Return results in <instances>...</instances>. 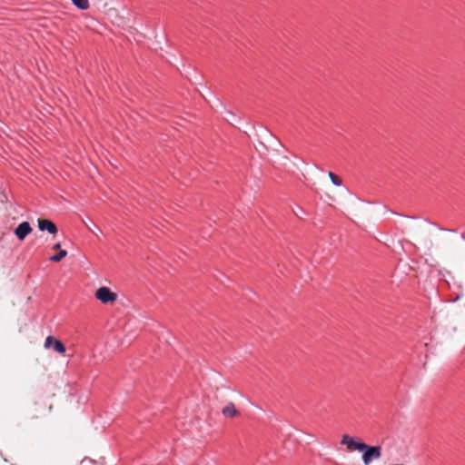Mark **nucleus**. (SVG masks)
Masks as SVG:
<instances>
[{"instance_id": "14", "label": "nucleus", "mask_w": 465, "mask_h": 465, "mask_svg": "<svg viewBox=\"0 0 465 465\" xmlns=\"http://www.w3.org/2000/svg\"><path fill=\"white\" fill-rule=\"evenodd\" d=\"M61 248V243L60 242H57L55 244H54L53 246V249L56 250V249H60Z\"/></svg>"}, {"instance_id": "9", "label": "nucleus", "mask_w": 465, "mask_h": 465, "mask_svg": "<svg viewBox=\"0 0 465 465\" xmlns=\"http://www.w3.org/2000/svg\"><path fill=\"white\" fill-rule=\"evenodd\" d=\"M328 175L333 185L341 186L342 184L341 179L332 172H329Z\"/></svg>"}, {"instance_id": "17", "label": "nucleus", "mask_w": 465, "mask_h": 465, "mask_svg": "<svg viewBox=\"0 0 465 465\" xmlns=\"http://www.w3.org/2000/svg\"><path fill=\"white\" fill-rule=\"evenodd\" d=\"M460 237H461V239H462V240H464V241H465V234H463V233H462V234L460 235Z\"/></svg>"}, {"instance_id": "13", "label": "nucleus", "mask_w": 465, "mask_h": 465, "mask_svg": "<svg viewBox=\"0 0 465 465\" xmlns=\"http://www.w3.org/2000/svg\"><path fill=\"white\" fill-rule=\"evenodd\" d=\"M298 209H299L298 213H297V212H294V213H295V215H296L297 217H299V218H302L301 213H303V211H302V209H301V208H299V207H298Z\"/></svg>"}, {"instance_id": "16", "label": "nucleus", "mask_w": 465, "mask_h": 465, "mask_svg": "<svg viewBox=\"0 0 465 465\" xmlns=\"http://www.w3.org/2000/svg\"><path fill=\"white\" fill-rule=\"evenodd\" d=\"M232 125H235V124L233 122H231V120L229 118L226 119Z\"/></svg>"}, {"instance_id": "5", "label": "nucleus", "mask_w": 465, "mask_h": 465, "mask_svg": "<svg viewBox=\"0 0 465 465\" xmlns=\"http://www.w3.org/2000/svg\"><path fill=\"white\" fill-rule=\"evenodd\" d=\"M38 229L41 232H47L50 234H56L58 232L56 224L48 219H39L38 220Z\"/></svg>"}, {"instance_id": "2", "label": "nucleus", "mask_w": 465, "mask_h": 465, "mask_svg": "<svg viewBox=\"0 0 465 465\" xmlns=\"http://www.w3.org/2000/svg\"><path fill=\"white\" fill-rule=\"evenodd\" d=\"M95 298L102 303H110L117 300V294L112 292L108 287H100L95 292Z\"/></svg>"}, {"instance_id": "4", "label": "nucleus", "mask_w": 465, "mask_h": 465, "mask_svg": "<svg viewBox=\"0 0 465 465\" xmlns=\"http://www.w3.org/2000/svg\"><path fill=\"white\" fill-rule=\"evenodd\" d=\"M33 229L29 222H22L15 229V235L19 241H23L25 237L32 232Z\"/></svg>"}, {"instance_id": "1", "label": "nucleus", "mask_w": 465, "mask_h": 465, "mask_svg": "<svg viewBox=\"0 0 465 465\" xmlns=\"http://www.w3.org/2000/svg\"><path fill=\"white\" fill-rule=\"evenodd\" d=\"M341 445L346 446L349 451H359L364 465H370L373 460H379L382 454V449L379 445H368L356 437L344 434L341 437Z\"/></svg>"}, {"instance_id": "12", "label": "nucleus", "mask_w": 465, "mask_h": 465, "mask_svg": "<svg viewBox=\"0 0 465 465\" xmlns=\"http://www.w3.org/2000/svg\"><path fill=\"white\" fill-rule=\"evenodd\" d=\"M298 209H299L298 213H297V212H294V213H295V215H296L297 217H299V218H302L301 213H303V211H302V209H301V208H299V207H298Z\"/></svg>"}, {"instance_id": "15", "label": "nucleus", "mask_w": 465, "mask_h": 465, "mask_svg": "<svg viewBox=\"0 0 465 465\" xmlns=\"http://www.w3.org/2000/svg\"><path fill=\"white\" fill-rule=\"evenodd\" d=\"M228 114H229V116H231L232 118L236 119V117H235V115H234L233 114H232V113H228Z\"/></svg>"}, {"instance_id": "8", "label": "nucleus", "mask_w": 465, "mask_h": 465, "mask_svg": "<svg viewBox=\"0 0 465 465\" xmlns=\"http://www.w3.org/2000/svg\"><path fill=\"white\" fill-rule=\"evenodd\" d=\"M66 255H67V251L60 249V251L57 253L49 257V261L53 262H59L64 257H66Z\"/></svg>"}, {"instance_id": "18", "label": "nucleus", "mask_w": 465, "mask_h": 465, "mask_svg": "<svg viewBox=\"0 0 465 465\" xmlns=\"http://www.w3.org/2000/svg\"><path fill=\"white\" fill-rule=\"evenodd\" d=\"M405 217H406V218H409V219H412V218H413V217H411V216H408V215H406Z\"/></svg>"}, {"instance_id": "7", "label": "nucleus", "mask_w": 465, "mask_h": 465, "mask_svg": "<svg viewBox=\"0 0 465 465\" xmlns=\"http://www.w3.org/2000/svg\"><path fill=\"white\" fill-rule=\"evenodd\" d=\"M72 4L79 10L85 11L89 8L88 0H71Z\"/></svg>"}, {"instance_id": "6", "label": "nucleus", "mask_w": 465, "mask_h": 465, "mask_svg": "<svg viewBox=\"0 0 465 465\" xmlns=\"http://www.w3.org/2000/svg\"><path fill=\"white\" fill-rule=\"evenodd\" d=\"M222 413L225 417L233 418V417L237 416L239 412L236 410L235 405L232 402H229L222 410Z\"/></svg>"}, {"instance_id": "11", "label": "nucleus", "mask_w": 465, "mask_h": 465, "mask_svg": "<svg viewBox=\"0 0 465 465\" xmlns=\"http://www.w3.org/2000/svg\"><path fill=\"white\" fill-rule=\"evenodd\" d=\"M298 209H299L298 213H297V212H294V213H295V215H296L297 217H299V218H302L301 213H303V211H302V209H301V208H299V207H298Z\"/></svg>"}, {"instance_id": "10", "label": "nucleus", "mask_w": 465, "mask_h": 465, "mask_svg": "<svg viewBox=\"0 0 465 465\" xmlns=\"http://www.w3.org/2000/svg\"><path fill=\"white\" fill-rule=\"evenodd\" d=\"M430 224L437 227L440 231H443V232H454V230L452 229H446V228H443V227H440V225H438L436 223H433V222H430L428 220H426Z\"/></svg>"}, {"instance_id": "3", "label": "nucleus", "mask_w": 465, "mask_h": 465, "mask_svg": "<svg viewBox=\"0 0 465 465\" xmlns=\"http://www.w3.org/2000/svg\"><path fill=\"white\" fill-rule=\"evenodd\" d=\"M45 349H53L55 352L64 354L66 351L65 345L55 337L49 335L45 341Z\"/></svg>"}]
</instances>
